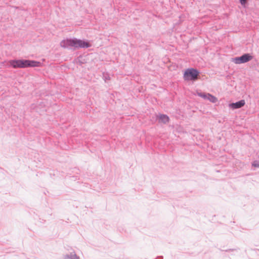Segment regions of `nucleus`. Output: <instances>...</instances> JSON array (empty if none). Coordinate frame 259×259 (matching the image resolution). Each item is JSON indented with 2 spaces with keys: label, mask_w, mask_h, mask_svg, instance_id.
<instances>
[{
  "label": "nucleus",
  "mask_w": 259,
  "mask_h": 259,
  "mask_svg": "<svg viewBox=\"0 0 259 259\" xmlns=\"http://www.w3.org/2000/svg\"><path fill=\"white\" fill-rule=\"evenodd\" d=\"M60 46L64 48L73 47L74 49L79 48H88L91 47L89 42L83 40L78 39L76 38H67L60 42Z\"/></svg>",
  "instance_id": "obj_1"
},
{
  "label": "nucleus",
  "mask_w": 259,
  "mask_h": 259,
  "mask_svg": "<svg viewBox=\"0 0 259 259\" xmlns=\"http://www.w3.org/2000/svg\"><path fill=\"white\" fill-rule=\"evenodd\" d=\"M8 63L14 68H26L31 66L32 62L27 60H12Z\"/></svg>",
  "instance_id": "obj_2"
},
{
  "label": "nucleus",
  "mask_w": 259,
  "mask_h": 259,
  "mask_svg": "<svg viewBox=\"0 0 259 259\" xmlns=\"http://www.w3.org/2000/svg\"><path fill=\"white\" fill-rule=\"evenodd\" d=\"M200 72L194 68H188L186 70L184 74L185 80H195L197 79Z\"/></svg>",
  "instance_id": "obj_3"
},
{
  "label": "nucleus",
  "mask_w": 259,
  "mask_h": 259,
  "mask_svg": "<svg viewBox=\"0 0 259 259\" xmlns=\"http://www.w3.org/2000/svg\"><path fill=\"white\" fill-rule=\"evenodd\" d=\"M253 58V56L249 53H245L240 57H237L233 59V62L237 64L247 63Z\"/></svg>",
  "instance_id": "obj_4"
},
{
  "label": "nucleus",
  "mask_w": 259,
  "mask_h": 259,
  "mask_svg": "<svg viewBox=\"0 0 259 259\" xmlns=\"http://www.w3.org/2000/svg\"><path fill=\"white\" fill-rule=\"evenodd\" d=\"M245 104V102L244 100H241L239 101H237L235 103H230L229 104V107L232 109H237L240 108L244 106Z\"/></svg>",
  "instance_id": "obj_5"
},
{
  "label": "nucleus",
  "mask_w": 259,
  "mask_h": 259,
  "mask_svg": "<svg viewBox=\"0 0 259 259\" xmlns=\"http://www.w3.org/2000/svg\"><path fill=\"white\" fill-rule=\"evenodd\" d=\"M157 119L159 122L166 124L169 122V118L167 115L160 114L157 115Z\"/></svg>",
  "instance_id": "obj_6"
},
{
  "label": "nucleus",
  "mask_w": 259,
  "mask_h": 259,
  "mask_svg": "<svg viewBox=\"0 0 259 259\" xmlns=\"http://www.w3.org/2000/svg\"><path fill=\"white\" fill-rule=\"evenodd\" d=\"M63 259H80V257L76 254L75 251L72 249V251L64 255Z\"/></svg>",
  "instance_id": "obj_7"
},
{
  "label": "nucleus",
  "mask_w": 259,
  "mask_h": 259,
  "mask_svg": "<svg viewBox=\"0 0 259 259\" xmlns=\"http://www.w3.org/2000/svg\"><path fill=\"white\" fill-rule=\"evenodd\" d=\"M207 96H208V97L206 99H207L211 102L214 103L217 101V98H215L214 96H212V95H211L209 93H207Z\"/></svg>",
  "instance_id": "obj_8"
},
{
  "label": "nucleus",
  "mask_w": 259,
  "mask_h": 259,
  "mask_svg": "<svg viewBox=\"0 0 259 259\" xmlns=\"http://www.w3.org/2000/svg\"><path fill=\"white\" fill-rule=\"evenodd\" d=\"M198 95L199 97H201L203 98L204 99H206L207 98V97H208L207 93L206 94V93H198Z\"/></svg>",
  "instance_id": "obj_9"
},
{
  "label": "nucleus",
  "mask_w": 259,
  "mask_h": 259,
  "mask_svg": "<svg viewBox=\"0 0 259 259\" xmlns=\"http://www.w3.org/2000/svg\"><path fill=\"white\" fill-rule=\"evenodd\" d=\"M252 165L254 167L259 168V160L254 161L252 163Z\"/></svg>",
  "instance_id": "obj_10"
},
{
  "label": "nucleus",
  "mask_w": 259,
  "mask_h": 259,
  "mask_svg": "<svg viewBox=\"0 0 259 259\" xmlns=\"http://www.w3.org/2000/svg\"><path fill=\"white\" fill-rule=\"evenodd\" d=\"M41 63L38 61H33V67L40 66Z\"/></svg>",
  "instance_id": "obj_11"
},
{
  "label": "nucleus",
  "mask_w": 259,
  "mask_h": 259,
  "mask_svg": "<svg viewBox=\"0 0 259 259\" xmlns=\"http://www.w3.org/2000/svg\"><path fill=\"white\" fill-rule=\"evenodd\" d=\"M247 0H239L240 4L242 5H245L247 3Z\"/></svg>",
  "instance_id": "obj_12"
},
{
  "label": "nucleus",
  "mask_w": 259,
  "mask_h": 259,
  "mask_svg": "<svg viewBox=\"0 0 259 259\" xmlns=\"http://www.w3.org/2000/svg\"><path fill=\"white\" fill-rule=\"evenodd\" d=\"M158 258L159 259H163V256H158Z\"/></svg>",
  "instance_id": "obj_13"
}]
</instances>
